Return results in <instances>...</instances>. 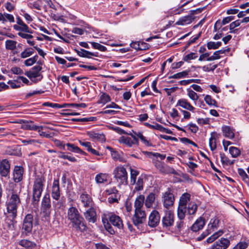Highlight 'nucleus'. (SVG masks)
I'll use <instances>...</instances> for the list:
<instances>
[{"instance_id":"obj_53","label":"nucleus","mask_w":249,"mask_h":249,"mask_svg":"<svg viewBox=\"0 0 249 249\" xmlns=\"http://www.w3.org/2000/svg\"><path fill=\"white\" fill-rule=\"evenodd\" d=\"M135 184H136L135 190L139 191L143 189V180L142 178L139 177Z\"/></svg>"},{"instance_id":"obj_52","label":"nucleus","mask_w":249,"mask_h":249,"mask_svg":"<svg viewBox=\"0 0 249 249\" xmlns=\"http://www.w3.org/2000/svg\"><path fill=\"white\" fill-rule=\"evenodd\" d=\"M37 55H35L34 57L28 58L24 61V64L26 66H30L35 64L38 59Z\"/></svg>"},{"instance_id":"obj_32","label":"nucleus","mask_w":249,"mask_h":249,"mask_svg":"<svg viewBox=\"0 0 249 249\" xmlns=\"http://www.w3.org/2000/svg\"><path fill=\"white\" fill-rule=\"evenodd\" d=\"M0 21H2L3 23L7 21H9L10 23H14L15 22V18L14 16L11 14L6 13L3 14L0 13Z\"/></svg>"},{"instance_id":"obj_39","label":"nucleus","mask_w":249,"mask_h":249,"mask_svg":"<svg viewBox=\"0 0 249 249\" xmlns=\"http://www.w3.org/2000/svg\"><path fill=\"white\" fill-rule=\"evenodd\" d=\"M187 207L186 206L178 205V217L179 220H183L185 216Z\"/></svg>"},{"instance_id":"obj_18","label":"nucleus","mask_w":249,"mask_h":249,"mask_svg":"<svg viewBox=\"0 0 249 249\" xmlns=\"http://www.w3.org/2000/svg\"><path fill=\"white\" fill-rule=\"evenodd\" d=\"M230 241L227 238H221L212 246V249H226L230 246Z\"/></svg>"},{"instance_id":"obj_38","label":"nucleus","mask_w":249,"mask_h":249,"mask_svg":"<svg viewBox=\"0 0 249 249\" xmlns=\"http://www.w3.org/2000/svg\"><path fill=\"white\" fill-rule=\"evenodd\" d=\"M18 244L25 248H32L36 246V244L33 242L26 239L21 240L18 242Z\"/></svg>"},{"instance_id":"obj_17","label":"nucleus","mask_w":249,"mask_h":249,"mask_svg":"<svg viewBox=\"0 0 249 249\" xmlns=\"http://www.w3.org/2000/svg\"><path fill=\"white\" fill-rule=\"evenodd\" d=\"M79 200L85 208H89L93 206V202L92 198L86 193H82L80 195Z\"/></svg>"},{"instance_id":"obj_51","label":"nucleus","mask_w":249,"mask_h":249,"mask_svg":"<svg viewBox=\"0 0 249 249\" xmlns=\"http://www.w3.org/2000/svg\"><path fill=\"white\" fill-rule=\"evenodd\" d=\"M238 173L241 176L242 179L246 183H248L249 181V178L248 175L247 174L246 172L241 168H239L238 170Z\"/></svg>"},{"instance_id":"obj_42","label":"nucleus","mask_w":249,"mask_h":249,"mask_svg":"<svg viewBox=\"0 0 249 249\" xmlns=\"http://www.w3.org/2000/svg\"><path fill=\"white\" fill-rule=\"evenodd\" d=\"M17 42L12 40H7L5 41V48L7 50H14L16 48Z\"/></svg>"},{"instance_id":"obj_24","label":"nucleus","mask_w":249,"mask_h":249,"mask_svg":"<svg viewBox=\"0 0 249 249\" xmlns=\"http://www.w3.org/2000/svg\"><path fill=\"white\" fill-rule=\"evenodd\" d=\"M220 135L215 132L211 133V137L209 139V146L212 151H213L216 148V141L219 138Z\"/></svg>"},{"instance_id":"obj_48","label":"nucleus","mask_w":249,"mask_h":249,"mask_svg":"<svg viewBox=\"0 0 249 249\" xmlns=\"http://www.w3.org/2000/svg\"><path fill=\"white\" fill-rule=\"evenodd\" d=\"M139 174V172L135 169L130 168V182L131 184H135L136 178Z\"/></svg>"},{"instance_id":"obj_33","label":"nucleus","mask_w":249,"mask_h":249,"mask_svg":"<svg viewBox=\"0 0 249 249\" xmlns=\"http://www.w3.org/2000/svg\"><path fill=\"white\" fill-rule=\"evenodd\" d=\"M109 178L108 174L105 173H100L97 174L95 178L97 183H105L107 181Z\"/></svg>"},{"instance_id":"obj_64","label":"nucleus","mask_w":249,"mask_h":249,"mask_svg":"<svg viewBox=\"0 0 249 249\" xmlns=\"http://www.w3.org/2000/svg\"><path fill=\"white\" fill-rule=\"evenodd\" d=\"M43 106L45 107H50L53 108H61L62 104H58L56 103H52L50 102H45L43 104Z\"/></svg>"},{"instance_id":"obj_41","label":"nucleus","mask_w":249,"mask_h":249,"mask_svg":"<svg viewBox=\"0 0 249 249\" xmlns=\"http://www.w3.org/2000/svg\"><path fill=\"white\" fill-rule=\"evenodd\" d=\"M14 219L8 217L5 220L4 226L9 230H13L14 228Z\"/></svg>"},{"instance_id":"obj_11","label":"nucleus","mask_w":249,"mask_h":249,"mask_svg":"<svg viewBox=\"0 0 249 249\" xmlns=\"http://www.w3.org/2000/svg\"><path fill=\"white\" fill-rule=\"evenodd\" d=\"M146 220V213L144 210H135V213L132 217L133 224L138 227L144 223Z\"/></svg>"},{"instance_id":"obj_44","label":"nucleus","mask_w":249,"mask_h":249,"mask_svg":"<svg viewBox=\"0 0 249 249\" xmlns=\"http://www.w3.org/2000/svg\"><path fill=\"white\" fill-rule=\"evenodd\" d=\"M111 155L112 158L116 161H124V158L122 156L121 154L118 152L117 151L113 150L111 148Z\"/></svg>"},{"instance_id":"obj_3","label":"nucleus","mask_w":249,"mask_h":249,"mask_svg":"<svg viewBox=\"0 0 249 249\" xmlns=\"http://www.w3.org/2000/svg\"><path fill=\"white\" fill-rule=\"evenodd\" d=\"M20 203L19 196L16 194H12L6 202V209L8 217L15 219L17 216V208Z\"/></svg>"},{"instance_id":"obj_16","label":"nucleus","mask_w":249,"mask_h":249,"mask_svg":"<svg viewBox=\"0 0 249 249\" xmlns=\"http://www.w3.org/2000/svg\"><path fill=\"white\" fill-rule=\"evenodd\" d=\"M85 219L89 222L94 223L97 220V215L95 210L92 207H89L84 213Z\"/></svg>"},{"instance_id":"obj_22","label":"nucleus","mask_w":249,"mask_h":249,"mask_svg":"<svg viewBox=\"0 0 249 249\" xmlns=\"http://www.w3.org/2000/svg\"><path fill=\"white\" fill-rule=\"evenodd\" d=\"M205 225V218L202 216L199 217L191 227V230L195 232L203 229Z\"/></svg>"},{"instance_id":"obj_6","label":"nucleus","mask_w":249,"mask_h":249,"mask_svg":"<svg viewBox=\"0 0 249 249\" xmlns=\"http://www.w3.org/2000/svg\"><path fill=\"white\" fill-rule=\"evenodd\" d=\"M41 70L42 67L40 66L36 65L33 67L30 71H27L25 75L33 82L37 83L41 81L43 78L40 72Z\"/></svg>"},{"instance_id":"obj_36","label":"nucleus","mask_w":249,"mask_h":249,"mask_svg":"<svg viewBox=\"0 0 249 249\" xmlns=\"http://www.w3.org/2000/svg\"><path fill=\"white\" fill-rule=\"evenodd\" d=\"M134 134L136 136V137H138L140 139L141 141L143 143V144L146 146H152V143L150 142V141L148 140L145 137H144L142 132H134Z\"/></svg>"},{"instance_id":"obj_37","label":"nucleus","mask_w":249,"mask_h":249,"mask_svg":"<svg viewBox=\"0 0 249 249\" xmlns=\"http://www.w3.org/2000/svg\"><path fill=\"white\" fill-rule=\"evenodd\" d=\"M187 95L194 102H196L199 98V96L193 90L190 88L186 89Z\"/></svg>"},{"instance_id":"obj_20","label":"nucleus","mask_w":249,"mask_h":249,"mask_svg":"<svg viewBox=\"0 0 249 249\" xmlns=\"http://www.w3.org/2000/svg\"><path fill=\"white\" fill-rule=\"evenodd\" d=\"M177 106H179L186 110L195 112L196 108L186 99L181 98L178 100L177 103Z\"/></svg>"},{"instance_id":"obj_26","label":"nucleus","mask_w":249,"mask_h":249,"mask_svg":"<svg viewBox=\"0 0 249 249\" xmlns=\"http://www.w3.org/2000/svg\"><path fill=\"white\" fill-rule=\"evenodd\" d=\"M157 168L159 171L165 174H176V171L173 168L167 165H164L161 163H159L156 165Z\"/></svg>"},{"instance_id":"obj_47","label":"nucleus","mask_w":249,"mask_h":249,"mask_svg":"<svg viewBox=\"0 0 249 249\" xmlns=\"http://www.w3.org/2000/svg\"><path fill=\"white\" fill-rule=\"evenodd\" d=\"M229 152L233 158H237L241 154L240 150L238 148L233 146L229 148Z\"/></svg>"},{"instance_id":"obj_61","label":"nucleus","mask_w":249,"mask_h":249,"mask_svg":"<svg viewBox=\"0 0 249 249\" xmlns=\"http://www.w3.org/2000/svg\"><path fill=\"white\" fill-rule=\"evenodd\" d=\"M197 57V55L196 53H190L185 55L183 58L184 61H188L190 60H193L196 58Z\"/></svg>"},{"instance_id":"obj_29","label":"nucleus","mask_w":249,"mask_h":249,"mask_svg":"<svg viewBox=\"0 0 249 249\" xmlns=\"http://www.w3.org/2000/svg\"><path fill=\"white\" fill-rule=\"evenodd\" d=\"M156 199L155 194L153 193H150L146 197L145 200V206L147 208H150L153 207Z\"/></svg>"},{"instance_id":"obj_40","label":"nucleus","mask_w":249,"mask_h":249,"mask_svg":"<svg viewBox=\"0 0 249 249\" xmlns=\"http://www.w3.org/2000/svg\"><path fill=\"white\" fill-rule=\"evenodd\" d=\"M190 195L188 193L183 194L180 198L179 205L186 206L188 201L190 200Z\"/></svg>"},{"instance_id":"obj_15","label":"nucleus","mask_w":249,"mask_h":249,"mask_svg":"<svg viewBox=\"0 0 249 249\" xmlns=\"http://www.w3.org/2000/svg\"><path fill=\"white\" fill-rule=\"evenodd\" d=\"M221 224V221L219 217L214 216L211 218L207 226V229L212 233L219 228Z\"/></svg>"},{"instance_id":"obj_9","label":"nucleus","mask_w":249,"mask_h":249,"mask_svg":"<svg viewBox=\"0 0 249 249\" xmlns=\"http://www.w3.org/2000/svg\"><path fill=\"white\" fill-rule=\"evenodd\" d=\"M162 225L163 228H168L172 226L174 223V214L172 211L166 210L164 215L162 218Z\"/></svg>"},{"instance_id":"obj_19","label":"nucleus","mask_w":249,"mask_h":249,"mask_svg":"<svg viewBox=\"0 0 249 249\" xmlns=\"http://www.w3.org/2000/svg\"><path fill=\"white\" fill-rule=\"evenodd\" d=\"M23 173L24 169L22 166H16L13 173L14 181L17 183L20 182L23 178Z\"/></svg>"},{"instance_id":"obj_23","label":"nucleus","mask_w":249,"mask_h":249,"mask_svg":"<svg viewBox=\"0 0 249 249\" xmlns=\"http://www.w3.org/2000/svg\"><path fill=\"white\" fill-rule=\"evenodd\" d=\"M88 136L93 141H97L100 142L106 141L105 136L103 133H96L94 131L87 132Z\"/></svg>"},{"instance_id":"obj_58","label":"nucleus","mask_w":249,"mask_h":249,"mask_svg":"<svg viewBox=\"0 0 249 249\" xmlns=\"http://www.w3.org/2000/svg\"><path fill=\"white\" fill-rule=\"evenodd\" d=\"M21 142L24 145L35 144L36 143H39V141L34 139H29L27 140H21Z\"/></svg>"},{"instance_id":"obj_30","label":"nucleus","mask_w":249,"mask_h":249,"mask_svg":"<svg viewBox=\"0 0 249 249\" xmlns=\"http://www.w3.org/2000/svg\"><path fill=\"white\" fill-rule=\"evenodd\" d=\"M75 51L79 56L83 57L89 58H91V56L95 57L98 56L97 53H91L82 49H81L80 50H75Z\"/></svg>"},{"instance_id":"obj_28","label":"nucleus","mask_w":249,"mask_h":249,"mask_svg":"<svg viewBox=\"0 0 249 249\" xmlns=\"http://www.w3.org/2000/svg\"><path fill=\"white\" fill-rule=\"evenodd\" d=\"M223 135L230 139H232L234 137V130L229 126H223L222 127Z\"/></svg>"},{"instance_id":"obj_25","label":"nucleus","mask_w":249,"mask_h":249,"mask_svg":"<svg viewBox=\"0 0 249 249\" xmlns=\"http://www.w3.org/2000/svg\"><path fill=\"white\" fill-rule=\"evenodd\" d=\"M194 18L192 15H188L180 18L176 23L178 25L185 26L192 22Z\"/></svg>"},{"instance_id":"obj_12","label":"nucleus","mask_w":249,"mask_h":249,"mask_svg":"<svg viewBox=\"0 0 249 249\" xmlns=\"http://www.w3.org/2000/svg\"><path fill=\"white\" fill-rule=\"evenodd\" d=\"M175 198L174 195L170 191L165 192L162 197V201L164 207L168 210L173 205Z\"/></svg>"},{"instance_id":"obj_34","label":"nucleus","mask_w":249,"mask_h":249,"mask_svg":"<svg viewBox=\"0 0 249 249\" xmlns=\"http://www.w3.org/2000/svg\"><path fill=\"white\" fill-rule=\"evenodd\" d=\"M224 233V231L222 230H220L216 232H215L211 236L208 237L206 242L207 243H211L217 239L219 237L221 236Z\"/></svg>"},{"instance_id":"obj_57","label":"nucleus","mask_w":249,"mask_h":249,"mask_svg":"<svg viewBox=\"0 0 249 249\" xmlns=\"http://www.w3.org/2000/svg\"><path fill=\"white\" fill-rule=\"evenodd\" d=\"M249 246L246 242H240L237 243L232 249H246Z\"/></svg>"},{"instance_id":"obj_2","label":"nucleus","mask_w":249,"mask_h":249,"mask_svg":"<svg viewBox=\"0 0 249 249\" xmlns=\"http://www.w3.org/2000/svg\"><path fill=\"white\" fill-rule=\"evenodd\" d=\"M67 217L77 231H83L86 230L83 218L75 207L72 206L68 210Z\"/></svg>"},{"instance_id":"obj_35","label":"nucleus","mask_w":249,"mask_h":249,"mask_svg":"<svg viewBox=\"0 0 249 249\" xmlns=\"http://www.w3.org/2000/svg\"><path fill=\"white\" fill-rule=\"evenodd\" d=\"M14 29L17 31H19V32H25L28 33H31L30 29L29 27L26 24H23L22 25H13Z\"/></svg>"},{"instance_id":"obj_43","label":"nucleus","mask_w":249,"mask_h":249,"mask_svg":"<svg viewBox=\"0 0 249 249\" xmlns=\"http://www.w3.org/2000/svg\"><path fill=\"white\" fill-rule=\"evenodd\" d=\"M34 53V49L31 48H26L20 53V57L22 58H25L32 55Z\"/></svg>"},{"instance_id":"obj_45","label":"nucleus","mask_w":249,"mask_h":249,"mask_svg":"<svg viewBox=\"0 0 249 249\" xmlns=\"http://www.w3.org/2000/svg\"><path fill=\"white\" fill-rule=\"evenodd\" d=\"M187 208L189 214H194L197 210V206L194 202H191L188 204Z\"/></svg>"},{"instance_id":"obj_1","label":"nucleus","mask_w":249,"mask_h":249,"mask_svg":"<svg viewBox=\"0 0 249 249\" xmlns=\"http://www.w3.org/2000/svg\"><path fill=\"white\" fill-rule=\"evenodd\" d=\"M102 222L106 230L110 234H113L115 231L111 226L112 225L116 229H123L124 224L121 218L114 213H109L106 215L105 218H102Z\"/></svg>"},{"instance_id":"obj_55","label":"nucleus","mask_w":249,"mask_h":249,"mask_svg":"<svg viewBox=\"0 0 249 249\" xmlns=\"http://www.w3.org/2000/svg\"><path fill=\"white\" fill-rule=\"evenodd\" d=\"M110 101L111 99L110 96L108 94L106 93H103L100 96V103L101 104H106Z\"/></svg>"},{"instance_id":"obj_31","label":"nucleus","mask_w":249,"mask_h":249,"mask_svg":"<svg viewBox=\"0 0 249 249\" xmlns=\"http://www.w3.org/2000/svg\"><path fill=\"white\" fill-rule=\"evenodd\" d=\"M230 50V49L228 48L227 49H221L214 52L213 55L211 56L208 59V61H212L220 59L221 58L220 54L225 53L226 52H229Z\"/></svg>"},{"instance_id":"obj_56","label":"nucleus","mask_w":249,"mask_h":249,"mask_svg":"<svg viewBox=\"0 0 249 249\" xmlns=\"http://www.w3.org/2000/svg\"><path fill=\"white\" fill-rule=\"evenodd\" d=\"M90 43L94 49H97L102 52H105L107 50V48L105 46L102 45L98 43L90 42Z\"/></svg>"},{"instance_id":"obj_13","label":"nucleus","mask_w":249,"mask_h":249,"mask_svg":"<svg viewBox=\"0 0 249 249\" xmlns=\"http://www.w3.org/2000/svg\"><path fill=\"white\" fill-rule=\"evenodd\" d=\"M10 164L7 159L0 161V175L2 177H9Z\"/></svg>"},{"instance_id":"obj_21","label":"nucleus","mask_w":249,"mask_h":249,"mask_svg":"<svg viewBox=\"0 0 249 249\" xmlns=\"http://www.w3.org/2000/svg\"><path fill=\"white\" fill-rule=\"evenodd\" d=\"M51 195L52 197L56 200H58L60 198V193L58 179L53 180L52 188Z\"/></svg>"},{"instance_id":"obj_59","label":"nucleus","mask_w":249,"mask_h":249,"mask_svg":"<svg viewBox=\"0 0 249 249\" xmlns=\"http://www.w3.org/2000/svg\"><path fill=\"white\" fill-rule=\"evenodd\" d=\"M221 161L223 164H232L233 162H231L230 163V161L229 160V159L226 156L224 153H221L220 154Z\"/></svg>"},{"instance_id":"obj_7","label":"nucleus","mask_w":249,"mask_h":249,"mask_svg":"<svg viewBox=\"0 0 249 249\" xmlns=\"http://www.w3.org/2000/svg\"><path fill=\"white\" fill-rule=\"evenodd\" d=\"M51 204L49 195H46L42 201L41 213L45 218L49 217L51 212Z\"/></svg>"},{"instance_id":"obj_60","label":"nucleus","mask_w":249,"mask_h":249,"mask_svg":"<svg viewBox=\"0 0 249 249\" xmlns=\"http://www.w3.org/2000/svg\"><path fill=\"white\" fill-rule=\"evenodd\" d=\"M20 82L18 79L15 81L10 80L8 84L10 85L12 89H18L20 87Z\"/></svg>"},{"instance_id":"obj_63","label":"nucleus","mask_w":249,"mask_h":249,"mask_svg":"<svg viewBox=\"0 0 249 249\" xmlns=\"http://www.w3.org/2000/svg\"><path fill=\"white\" fill-rule=\"evenodd\" d=\"M28 6L31 9L35 8L38 10H41L40 4L36 1L34 2L29 1L28 3Z\"/></svg>"},{"instance_id":"obj_54","label":"nucleus","mask_w":249,"mask_h":249,"mask_svg":"<svg viewBox=\"0 0 249 249\" xmlns=\"http://www.w3.org/2000/svg\"><path fill=\"white\" fill-rule=\"evenodd\" d=\"M217 67V65L209 64L207 65H205L202 67V69L204 71L209 72L210 71H213Z\"/></svg>"},{"instance_id":"obj_50","label":"nucleus","mask_w":249,"mask_h":249,"mask_svg":"<svg viewBox=\"0 0 249 249\" xmlns=\"http://www.w3.org/2000/svg\"><path fill=\"white\" fill-rule=\"evenodd\" d=\"M105 193L106 195L111 196L119 195L118 191L117 190L115 187L107 188L105 190Z\"/></svg>"},{"instance_id":"obj_4","label":"nucleus","mask_w":249,"mask_h":249,"mask_svg":"<svg viewBox=\"0 0 249 249\" xmlns=\"http://www.w3.org/2000/svg\"><path fill=\"white\" fill-rule=\"evenodd\" d=\"M45 178L42 176H37L34 182L33 185V200L38 202L41 196L43 190Z\"/></svg>"},{"instance_id":"obj_62","label":"nucleus","mask_w":249,"mask_h":249,"mask_svg":"<svg viewBox=\"0 0 249 249\" xmlns=\"http://www.w3.org/2000/svg\"><path fill=\"white\" fill-rule=\"evenodd\" d=\"M188 71H183L182 72H178L177 73L174 74L172 76V77L173 78L179 79V78H181L186 76V75H188Z\"/></svg>"},{"instance_id":"obj_8","label":"nucleus","mask_w":249,"mask_h":249,"mask_svg":"<svg viewBox=\"0 0 249 249\" xmlns=\"http://www.w3.org/2000/svg\"><path fill=\"white\" fill-rule=\"evenodd\" d=\"M127 135L131 136V138L122 136L118 140V142L120 144H124L128 147H131L134 144H139L138 139L136 137L135 134L128 133Z\"/></svg>"},{"instance_id":"obj_10","label":"nucleus","mask_w":249,"mask_h":249,"mask_svg":"<svg viewBox=\"0 0 249 249\" xmlns=\"http://www.w3.org/2000/svg\"><path fill=\"white\" fill-rule=\"evenodd\" d=\"M33 216L31 214H27L24 218L22 228V234L27 235L32 231L33 228Z\"/></svg>"},{"instance_id":"obj_5","label":"nucleus","mask_w":249,"mask_h":249,"mask_svg":"<svg viewBox=\"0 0 249 249\" xmlns=\"http://www.w3.org/2000/svg\"><path fill=\"white\" fill-rule=\"evenodd\" d=\"M114 178L121 184H126L127 183V173L123 166L116 167L113 171Z\"/></svg>"},{"instance_id":"obj_14","label":"nucleus","mask_w":249,"mask_h":249,"mask_svg":"<svg viewBox=\"0 0 249 249\" xmlns=\"http://www.w3.org/2000/svg\"><path fill=\"white\" fill-rule=\"evenodd\" d=\"M160 220V215L157 211H153L149 216L148 220V225L151 227H155L159 223Z\"/></svg>"},{"instance_id":"obj_27","label":"nucleus","mask_w":249,"mask_h":249,"mask_svg":"<svg viewBox=\"0 0 249 249\" xmlns=\"http://www.w3.org/2000/svg\"><path fill=\"white\" fill-rule=\"evenodd\" d=\"M144 199L145 197L142 195H140L136 197L134 202L135 210H143Z\"/></svg>"},{"instance_id":"obj_49","label":"nucleus","mask_w":249,"mask_h":249,"mask_svg":"<svg viewBox=\"0 0 249 249\" xmlns=\"http://www.w3.org/2000/svg\"><path fill=\"white\" fill-rule=\"evenodd\" d=\"M204 101L209 106L217 107L216 101L214 99H212V97L209 95H207L204 97Z\"/></svg>"},{"instance_id":"obj_46","label":"nucleus","mask_w":249,"mask_h":249,"mask_svg":"<svg viewBox=\"0 0 249 249\" xmlns=\"http://www.w3.org/2000/svg\"><path fill=\"white\" fill-rule=\"evenodd\" d=\"M66 145L68 147V150L69 151L77 153H83L82 150H81L80 148L73 144L68 143L66 144Z\"/></svg>"}]
</instances>
